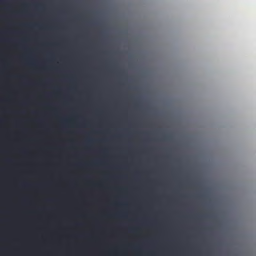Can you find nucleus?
Wrapping results in <instances>:
<instances>
[{
  "mask_svg": "<svg viewBox=\"0 0 256 256\" xmlns=\"http://www.w3.org/2000/svg\"><path fill=\"white\" fill-rule=\"evenodd\" d=\"M2 32V30L1 29V32ZM0 40H1V42L2 41V38H1Z\"/></svg>",
  "mask_w": 256,
  "mask_h": 256,
  "instance_id": "obj_1",
  "label": "nucleus"
},
{
  "mask_svg": "<svg viewBox=\"0 0 256 256\" xmlns=\"http://www.w3.org/2000/svg\"><path fill=\"white\" fill-rule=\"evenodd\" d=\"M0 18H2V16H0Z\"/></svg>",
  "mask_w": 256,
  "mask_h": 256,
  "instance_id": "obj_2",
  "label": "nucleus"
},
{
  "mask_svg": "<svg viewBox=\"0 0 256 256\" xmlns=\"http://www.w3.org/2000/svg\"><path fill=\"white\" fill-rule=\"evenodd\" d=\"M0 6H2V4L0 5Z\"/></svg>",
  "mask_w": 256,
  "mask_h": 256,
  "instance_id": "obj_3",
  "label": "nucleus"
}]
</instances>
